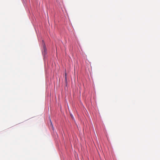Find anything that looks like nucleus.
Listing matches in <instances>:
<instances>
[{
  "instance_id": "obj_1",
  "label": "nucleus",
  "mask_w": 160,
  "mask_h": 160,
  "mask_svg": "<svg viewBox=\"0 0 160 160\" xmlns=\"http://www.w3.org/2000/svg\"><path fill=\"white\" fill-rule=\"evenodd\" d=\"M50 123H51L50 125L52 127V129L53 130V126L52 125V122H51V121H50Z\"/></svg>"
},
{
  "instance_id": "obj_2",
  "label": "nucleus",
  "mask_w": 160,
  "mask_h": 160,
  "mask_svg": "<svg viewBox=\"0 0 160 160\" xmlns=\"http://www.w3.org/2000/svg\"><path fill=\"white\" fill-rule=\"evenodd\" d=\"M44 52L45 53L46 52V49L45 47V46H44Z\"/></svg>"
},
{
  "instance_id": "obj_3",
  "label": "nucleus",
  "mask_w": 160,
  "mask_h": 160,
  "mask_svg": "<svg viewBox=\"0 0 160 160\" xmlns=\"http://www.w3.org/2000/svg\"><path fill=\"white\" fill-rule=\"evenodd\" d=\"M65 80L66 82L67 81V78L66 76V73H65Z\"/></svg>"
},
{
  "instance_id": "obj_4",
  "label": "nucleus",
  "mask_w": 160,
  "mask_h": 160,
  "mask_svg": "<svg viewBox=\"0 0 160 160\" xmlns=\"http://www.w3.org/2000/svg\"><path fill=\"white\" fill-rule=\"evenodd\" d=\"M42 44H43V47L44 46V42H43V41H42Z\"/></svg>"
}]
</instances>
